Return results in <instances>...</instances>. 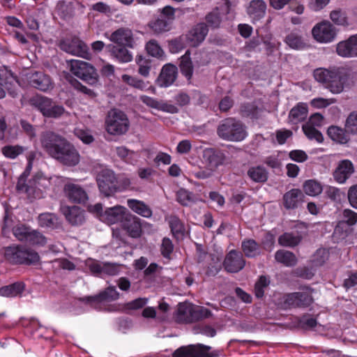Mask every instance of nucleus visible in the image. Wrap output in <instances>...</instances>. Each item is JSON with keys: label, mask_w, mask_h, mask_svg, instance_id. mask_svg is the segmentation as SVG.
<instances>
[{"label": "nucleus", "mask_w": 357, "mask_h": 357, "mask_svg": "<svg viewBox=\"0 0 357 357\" xmlns=\"http://www.w3.org/2000/svg\"><path fill=\"white\" fill-rule=\"evenodd\" d=\"M41 146L51 158L63 165L73 167L79 162V154L75 147L65 137L51 131L42 132Z\"/></svg>", "instance_id": "nucleus-1"}, {"label": "nucleus", "mask_w": 357, "mask_h": 357, "mask_svg": "<svg viewBox=\"0 0 357 357\" xmlns=\"http://www.w3.org/2000/svg\"><path fill=\"white\" fill-rule=\"evenodd\" d=\"M313 75L317 82L322 83L333 94L340 93L345 88L353 86L356 78V73L350 68L344 66L317 68L314 70Z\"/></svg>", "instance_id": "nucleus-2"}, {"label": "nucleus", "mask_w": 357, "mask_h": 357, "mask_svg": "<svg viewBox=\"0 0 357 357\" xmlns=\"http://www.w3.org/2000/svg\"><path fill=\"white\" fill-rule=\"evenodd\" d=\"M5 258L11 264L31 266L40 261L38 253L25 245H13L5 248Z\"/></svg>", "instance_id": "nucleus-3"}, {"label": "nucleus", "mask_w": 357, "mask_h": 357, "mask_svg": "<svg viewBox=\"0 0 357 357\" xmlns=\"http://www.w3.org/2000/svg\"><path fill=\"white\" fill-rule=\"evenodd\" d=\"M217 134L221 139L231 142H240L247 135L245 125L235 118L222 120L217 128Z\"/></svg>", "instance_id": "nucleus-4"}, {"label": "nucleus", "mask_w": 357, "mask_h": 357, "mask_svg": "<svg viewBox=\"0 0 357 357\" xmlns=\"http://www.w3.org/2000/svg\"><path fill=\"white\" fill-rule=\"evenodd\" d=\"M29 104L47 118L58 119L67 113L62 105L56 104L52 98L42 95H36L30 98Z\"/></svg>", "instance_id": "nucleus-5"}, {"label": "nucleus", "mask_w": 357, "mask_h": 357, "mask_svg": "<svg viewBox=\"0 0 357 357\" xmlns=\"http://www.w3.org/2000/svg\"><path fill=\"white\" fill-rule=\"evenodd\" d=\"M105 123L107 132L113 135L125 134L130 126L126 114L118 109H112L108 112Z\"/></svg>", "instance_id": "nucleus-6"}, {"label": "nucleus", "mask_w": 357, "mask_h": 357, "mask_svg": "<svg viewBox=\"0 0 357 357\" xmlns=\"http://www.w3.org/2000/svg\"><path fill=\"white\" fill-rule=\"evenodd\" d=\"M70 71L76 77L89 84L98 82V74L95 68L90 63L80 60L67 61Z\"/></svg>", "instance_id": "nucleus-7"}, {"label": "nucleus", "mask_w": 357, "mask_h": 357, "mask_svg": "<svg viewBox=\"0 0 357 357\" xmlns=\"http://www.w3.org/2000/svg\"><path fill=\"white\" fill-rule=\"evenodd\" d=\"M178 319L186 323H192L210 317L212 312L202 306L188 305L179 303L178 306Z\"/></svg>", "instance_id": "nucleus-8"}, {"label": "nucleus", "mask_w": 357, "mask_h": 357, "mask_svg": "<svg viewBox=\"0 0 357 357\" xmlns=\"http://www.w3.org/2000/svg\"><path fill=\"white\" fill-rule=\"evenodd\" d=\"M31 167H27L24 173L18 178L16 189L20 193H25L29 199H40L41 191L37 188L38 180L41 176L36 175L32 179L26 182Z\"/></svg>", "instance_id": "nucleus-9"}, {"label": "nucleus", "mask_w": 357, "mask_h": 357, "mask_svg": "<svg viewBox=\"0 0 357 357\" xmlns=\"http://www.w3.org/2000/svg\"><path fill=\"white\" fill-rule=\"evenodd\" d=\"M99 190L105 197L112 196L118 190V181L113 171L108 169L100 170L96 176Z\"/></svg>", "instance_id": "nucleus-10"}, {"label": "nucleus", "mask_w": 357, "mask_h": 357, "mask_svg": "<svg viewBox=\"0 0 357 357\" xmlns=\"http://www.w3.org/2000/svg\"><path fill=\"white\" fill-rule=\"evenodd\" d=\"M59 47L61 50L67 53L78 56L86 59H90L91 56V54L89 51L88 46L76 36L60 40Z\"/></svg>", "instance_id": "nucleus-11"}, {"label": "nucleus", "mask_w": 357, "mask_h": 357, "mask_svg": "<svg viewBox=\"0 0 357 357\" xmlns=\"http://www.w3.org/2000/svg\"><path fill=\"white\" fill-rule=\"evenodd\" d=\"M26 78L32 87L41 91L47 92L54 88L51 77L43 71H31L26 74Z\"/></svg>", "instance_id": "nucleus-12"}, {"label": "nucleus", "mask_w": 357, "mask_h": 357, "mask_svg": "<svg viewBox=\"0 0 357 357\" xmlns=\"http://www.w3.org/2000/svg\"><path fill=\"white\" fill-rule=\"evenodd\" d=\"M312 33L314 38L319 43H329L332 41L336 36V29L329 21H323L316 24Z\"/></svg>", "instance_id": "nucleus-13"}, {"label": "nucleus", "mask_w": 357, "mask_h": 357, "mask_svg": "<svg viewBox=\"0 0 357 357\" xmlns=\"http://www.w3.org/2000/svg\"><path fill=\"white\" fill-rule=\"evenodd\" d=\"M226 160V155L223 151L215 148H206L202 152V160L206 167L209 169L215 170L222 165Z\"/></svg>", "instance_id": "nucleus-14"}, {"label": "nucleus", "mask_w": 357, "mask_h": 357, "mask_svg": "<svg viewBox=\"0 0 357 357\" xmlns=\"http://www.w3.org/2000/svg\"><path fill=\"white\" fill-rule=\"evenodd\" d=\"M225 270L228 273H238L245 266L243 253L236 250H230L222 262Z\"/></svg>", "instance_id": "nucleus-15"}, {"label": "nucleus", "mask_w": 357, "mask_h": 357, "mask_svg": "<svg viewBox=\"0 0 357 357\" xmlns=\"http://www.w3.org/2000/svg\"><path fill=\"white\" fill-rule=\"evenodd\" d=\"M60 210L66 220L73 226H79L85 222L86 211L78 206L61 205Z\"/></svg>", "instance_id": "nucleus-16"}, {"label": "nucleus", "mask_w": 357, "mask_h": 357, "mask_svg": "<svg viewBox=\"0 0 357 357\" xmlns=\"http://www.w3.org/2000/svg\"><path fill=\"white\" fill-rule=\"evenodd\" d=\"M177 76V67L172 63H167L162 66L155 80L156 84L160 87H168L175 82Z\"/></svg>", "instance_id": "nucleus-17"}, {"label": "nucleus", "mask_w": 357, "mask_h": 357, "mask_svg": "<svg viewBox=\"0 0 357 357\" xmlns=\"http://www.w3.org/2000/svg\"><path fill=\"white\" fill-rule=\"evenodd\" d=\"M121 226L131 238H137L142 234L141 219L130 213H128Z\"/></svg>", "instance_id": "nucleus-18"}, {"label": "nucleus", "mask_w": 357, "mask_h": 357, "mask_svg": "<svg viewBox=\"0 0 357 357\" xmlns=\"http://www.w3.org/2000/svg\"><path fill=\"white\" fill-rule=\"evenodd\" d=\"M119 293L116 291V287L110 286L102 291L98 294L91 296H86L80 298V301L89 304H96L103 301H112L119 299Z\"/></svg>", "instance_id": "nucleus-19"}, {"label": "nucleus", "mask_w": 357, "mask_h": 357, "mask_svg": "<svg viewBox=\"0 0 357 357\" xmlns=\"http://www.w3.org/2000/svg\"><path fill=\"white\" fill-rule=\"evenodd\" d=\"M128 213L129 212L125 207L116 206L107 208L104 213L101 214V218L102 220L106 222L108 225L116 223L121 225Z\"/></svg>", "instance_id": "nucleus-20"}, {"label": "nucleus", "mask_w": 357, "mask_h": 357, "mask_svg": "<svg viewBox=\"0 0 357 357\" xmlns=\"http://www.w3.org/2000/svg\"><path fill=\"white\" fill-rule=\"evenodd\" d=\"M211 347L202 344L183 346L175 350L173 357H202Z\"/></svg>", "instance_id": "nucleus-21"}, {"label": "nucleus", "mask_w": 357, "mask_h": 357, "mask_svg": "<svg viewBox=\"0 0 357 357\" xmlns=\"http://www.w3.org/2000/svg\"><path fill=\"white\" fill-rule=\"evenodd\" d=\"M208 33V28L206 24L200 22L189 31L186 35V38L191 46L197 47L204 40Z\"/></svg>", "instance_id": "nucleus-22"}, {"label": "nucleus", "mask_w": 357, "mask_h": 357, "mask_svg": "<svg viewBox=\"0 0 357 357\" xmlns=\"http://www.w3.org/2000/svg\"><path fill=\"white\" fill-rule=\"evenodd\" d=\"M109 40L119 45H126L130 48L134 47V38L131 29L121 27L114 31L109 36Z\"/></svg>", "instance_id": "nucleus-23"}, {"label": "nucleus", "mask_w": 357, "mask_h": 357, "mask_svg": "<svg viewBox=\"0 0 357 357\" xmlns=\"http://www.w3.org/2000/svg\"><path fill=\"white\" fill-rule=\"evenodd\" d=\"M354 172V167L349 160H342L339 162L333 173L335 181L344 183Z\"/></svg>", "instance_id": "nucleus-24"}, {"label": "nucleus", "mask_w": 357, "mask_h": 357, "mask_svg": "<svg viewBox=\"0 0 357 357\" xmlns=\"http://www.w3.org/2000/svg\"><path fill=\"white\" fill-rule=\"evenodd\" d=\"M336 52L342 57L357 56V34L350 36L347 40L337 45Z\"/></svg>", "instance_id": "nucleus-25"}, {"label": "nucleus", "mask_w": 357, "mask_h": 357, "mask_svg": "<svg viewBox=\"0 0 357 357\" xmlns=\"http://www.w3.org/2000/svg\"><path fill=\"white\" fill-rule=\"evenodd\" d=\"M63 192L70 201H87L89 198L83 187L73 183H66Z\"/></svg>", "instance_id": "nucleus-26"}, {"label": "nucleus", "mask_w": 357, "mask_h": 357, "mask_svg": "<svg viewBox=\"0 0 357 357\" xmlns=\"http://www.w3.org/2000/svg\"><path fill=\"white\" fill-rule=\"evenodd\" d=\"M308 113L307 105L303 102H299L291 109L289 116V123L297 126L299 123L304 121Z\"/></svg>", "instance_id": "nucleus-27"}, {"label": "nucleus", "mask_w": 357, "mask_h": 357, "mask_svg": "<svg viewBox=\"0 0 357 357\" xmlns=\"http://www.w3.org/2000/svg\"><path fill=\"white\" fill-rule=\"evenodd\" d=\"M327 135L333 142L340 144H346L350 141L351 134L345 126L342 128L337 126H331L327 130Z\"/></svg>", "instance_id": "nucleus-28"}, {"label": "nucleus", "mask_w": 357, "mask_h": 357, "mask_svg": "<svg viewBox=\"0 0 357 357\" xmlns=\"http://www.w3.org/2000/svg\"><path fill=\"white\" fill-rule=\"evenodd\" d=\"M266 4L263 0H252L247 8V13L253 22L258 21L265 15Z\"/></svg>", "instance_id": "nucleus-29"}, {"label": "nucleus", "mask_w": 357, "mask_h": 357, "mask_svg": "<svg viewBox=\"0 0 357 357\" xmlns=\"http://www.w3.org/2000/svg\"><path fill=\"white\" fill-rule=\"evenodd\" d=\"M128 47L119 45H109V49L111 55L122 63L130 62L132 59V54L128 50Z\"/></svg>", "instance_id": "nucleus-30"}, {"label": "nucleus", "mask_w": 357, "mask_h": 357, "mask_svg": "<svg viewBox=\"0 0 357 357\" xmlns=\"http://www.w3.org/2000/svg\"><path fill=\"white\" fill-rule=\"evenodd\" d=\"M207 261V266L206 267L205 273L208 276H215L222 269L223 266L221 260L218 256L215 254H208L204 252Z\"/></svg>", "instance_id": "nucleus-31"}, {"label": "nucleus", "mask_w": 357, "mask_h": 357, "mask_svg": "<svg viewBox=\"0 0 357 357\" xmlns=\"http://www.w3.org/2000/svg\"><path fill=\"white\" fill-rule=\"evenodd\" d=\"M241 250L248 258H255L261 255V245L255 240L245 238L241 243Z\"/></svg>", "instance_id": "nucleus-32"}, {"label": "nucleus", "mask_w": 357, "mask_h": 357, "mask_svg": "<svg viewBox=\"0 0 357 357\" xmlns=\"http://www.w3.org/2000/svg\"><path fill=\"white\" fill-rule=\"evenodd\" d=\"M179 68L181 74L187 79L189 84L193 76L194 66L190 58V51H187L184 55L180 58Z\"/></svg>", "instance_id": "nucleus-33"}, {"label": "nucleus", "mask_w": 357, "mask_h": 357, "mask_svg": "<svg viewBox=\"0 0 357 357\" xmlns=\"http://www.w3.org/2000/svg\"><path fill=\"white\" fill-rule=\"evenodd\" d=\"M25 284L23 282H15L13 284L0 287V296L16 297L21 296L25 289Z\"/></svg>", "instance_id": "nucleus-34"}, {"label": "nucleus", "mask_w": 357, "mask_h": 357, "mask_svg": "<svg viewBox=\"0 0 357 357\" xmlns=\"http://www.w3.org/2000/svg\"><path fill=\"white\" fill-rule=\"evenodd\" d=\"M39 224L51 229H60L62 227V222L60 219L54 213H45L39 215Z\"/></svg>", "instance_id": "nucleus-35"}, {"label": "nucleus", "mask_w": 357, "mask_h": 357, "mask_svg": "<svg viewBox=\"0 0 357 357\" xmlns=\"http://www.w3.org/2000/svg\"><path fill=\"white\" fill-rule=\"evenodd\" d=\"M295 326L303 330H312L317 326V319L312 317L310 314L305 313L300 317H296L294 319Z\"/></svg>", "instance_id": "nucleus-36"}, {"label": "nucleus", "mask_w": 357, "mask_h": 357, "mask_svg": "<svg viewBox=\"0 0 357 357\" xmlns=\"http://www.w3.org/2000/svg\"><path fill=\"white\" fill-rule=\"evenodd\" d=\"M275 259L276 261L287 267L294 266L297 263L295 255L292 252L284 250H278L275 254Z\"/></svg>", "instance_id": "nucleus-37"}, {"label": "nucleus", "mask_w": 357, "mask_h": 357, "mask_svg": "<svg viewBox=\"0 0 357 357\" xmlns=\"http://www.w3.org/2000/svg\"><path fill=\"white\" fill-rule=\"evenodd\" d=\"M206 24L212 29H219L222 21V16L218 7L215 8L205 16Z\"/></svg>", "instance_id": "nucleus-38"}, {"label": "nucleus", "mask_w": 357, "mask_h": 357, "mask_svg": "<svg viewBox=\"0 0 357 357\" xmlns=\"http://www.w3.org/2000/svg\"><path fill=\"white\" fill-rule=\"evenodd\" d=\"M248 176L255 182L264 183L268 179V172L261 166L252 167L248 171Z\"/></svg>", "instance_id": "nucleus-39"}, {"label": "nucleus", "mask_w": 357, "mask_h": 357, "mask_svg": "<svg viewBox=\"0 0 357 357\" xmlns=\"http://www.w3.org/2000/svg\"><path fill=\"white\" fill-rule=\"evenodd\" d=\"M169 225L171 231L175 238H179L184 235V225L178 217L171 215L169 219Z\"/></svg>", "instance_id": "nucleus-40"}, {"label": "nucleus", "mask_w": 357, "mask_h": 357, "mask_svg": "<svg viewBox=\"0 0 357 357\" xmlns=\"http://www.w3.org/2000/svg\"><path fill=\"white\" fill-rule=\"evenodd\" d=\"M301 236L294 235L292 233L286 232L280 236L278 243L280 245L284 247H295L301 241Z\"/></svg>", "instance_id": "nucleus-41"}, {"label": "nucleus", "mask_w": 357, "mask_h": 357, "mask_svg": "<svg viewBox=\"0 0 357 357\" xmlns=\"http://www.w3.org/2000/svg\"><path fill=\"white\" fill-rule=\"evenodd\" d=\"M259 107L254 103H244L240 107V114L243 117H248L250 119L259 118Z\"/></svg>", "instance_id": "nucleus-42"}, {"label": "nucleus", "mask_w": 357, "mask_h": 357, "mask_svg": "<svg viewBox=\"0 0 357 357\" xmlns=\"http://www.w3.org/2000/svg\"><path fill=\"white\" fill-rule=\"evenodd\" d=\"M303 190L307 195L314 197L321 192L322 186L315 180H307L303 183Z\"/></svg>", "instance_id": "nucleus-43"}, {"label": "nucleus", "mask_w": 357, "mask_h": 357, "mask_svg": "<svg viewBox=\"0 0 357 357\" xmlns=\"http://www.w3.org/2000/svg\"><path fill=\"white\" fill-rule=\"evenodd\" d=\"M24 150V147L20 145H6L1 148V153L6 158L15 159L22 154Z\"/></svg>", "instance_id": "nucleus-44"}, {"label": "nucleus", "mask_w": 357, "mask_h": 357, "mask_svg": "<svg viewBox=\"0 0 357 357\" xmlns=\"http://www.w3.org/2000/svg\"><path fill=\"white\" fill-rule=\"evenodd\" d=\"M31 229L24 225H18L13 227V234L17 240L27 243Z\"/></svg>", "instance_id": "nucleus-45"}, {"label": "nucleus", "mask_w": 357, "mask_h": 357, "mask_svg": "<svg viewBox=\"0 0 357 357\" xmlns=\"http://www.w3.org/2000/svg\"><path fill=\"white\" fill-rule=\"evenodd\" d=\"M302 129L304 134L309 139H314L319 143L324 142V137L321 132L314 127L310 126V124H303Z\"/></svg>", "instance_id": "nucleus-46"}, {"label": "nucleus", "mask_w": 357, "mask_h": 357, "mask_svg": "<svg viewBox=\"0 0 357 357\" xmlns=\"http://www.w3.org/2000/svg\"><path fill=\"white\" fill-rule=\"evenodd\" d=\"M330 19L337 25L345 26L348 24L347 13L341 8L332 10L330 13Z\"/></svg>", "instance_id": "nucleus-47"}, {"label": "nucleus", "mask_w": 357, "mask_h": 357, "mask_svg": "<svg viewBox=\"0 0 357 357\" xmlns=\"http://www.w3.org/2000/svg\"><path fill=\"white\" fill-rule=\"evenodd\" d=\"M128 206L137 214L149 218L152 215L151 208L144 202H128Z\"/></svg>", "instance_id": "nucleus-48"}, {"label": "nucleus", "mask_w": 357, "mask_h": 357, "mask_svg": "<svg viewBox=\"0 0 357 357\" xmlns=\"http://www.w3.org/2000/svg\"><path fill=\"white\" fill-rule=\"evenodd\" d=\"M149 26L155 33L166 32L171 29V24L160 17L155 20L151 22L149 24Z\"/></svg>", "instance_id": "nucleus-49"}, {"label": "nucleus", "mask_w": 357, "mask_h": 357, "mask_svg": "<svg viewBox=\"0 0 357 357\" xmlns=\"http://www.w3.org/2000/svg\"><path fill=\"white\" fill-rule=\"evenodd\" d=\"M296 294L298 308H307L314 302L311 292L296 291Z\"/></svg>", "instance_id": "nucleus-50"}, {"label": "nucleus", "mask_w": 357, "mask_h": 357, "mask_svg": "<svg viewBox=\"0 0 357 357\" xmlns=\"http://www.w3.org/2000/svg\"><path fill=\"white\" fill-rule=\"evenodd\" d=\"M121 79L128 85L140 91L144 90L147 86L144 80L129 75H123Z\"/></svg>", "instance_id": "nucleus-51"}, {"label": "nucleus", "mask_w": 357, "mask_h": 357, "mask_svg": "<svg viewBox=\"0 0 357 357\" xmlns=\"http://www.w3.org/2000/svg\"><path fill=\"white\" fill-rule=\"evenodd\" d=\"M344 126L351 135H357V110L352 111L348 114Z\"/></svg>", "instance_id": "nucleus-52"}, {"label": "nucleus", "mask_w": 357, "mask_h": 357, "mask_svg": "<svg viewBox=\"0 0 357 357\" xmlns=\"http://www.w3.org/2000/svg\"><path fill=\"white\" fill-rule=\"evenodd\" d=\"M285 43L293 49H302L305 47L302 37L297 33H290L288 34L284 40Z\"/></svg>", "instance_id": "nucleus-53"}, {"label": "nucleus", "mask_w": 357, "mask_h": 357, "mask_svg": "<svg viewBox=\"0 0 357 357\" xmlns=\"http://www.w3.org/2000/svg\"><path fill=\"white\" fill-rule=\"evenodd\" d=\"M136 63L139 67L138 73L144 77H147L151 68V61L145 59L142 56L139 55L136 58Z\"/></svg>", "instance_id": "nucleus-54"}, {"label": "nucleus", "mask_w": 357, "mask_h": 357, "mask_svg": "<svg viewBox=\"0 0 357 357\" xmlns=\"http://www.w3.org/2000/svg\"><path fill=\"white\" fill-rule=\"evenodd\" d=\"M270 280L265 275H261L255 285V294L258 298L264 296L265 289L269 285Z\"/></svg>", "instance_id": "nucleus-55"}, {"label": "nucleus", "mask_w": 357, "mask_h": 357, "mask_svg": "<svg viewBox=\"0 0 357 357\" xmlns=\"http://www.w3.org/2000/svg\"><path fill=\"white\" fill-rule=\"evenodd\" d=\"M174 244L170 238L167 237L162 238L160 245V252L163 257L170 259L171 255L174 251Z\"/></svg>", "instance_id": "nucleus-56"}, {"label": "nucleus", "mask_w": 357, "mask_h": 357, "mask_svg": "<svg viewBox=\"0 0 357 357\" xmlns=\"http://www.w3.org/2000/svg\"><path fill=\"white\" fill-rule=\"evenodd\" d=\"M74 134L84 144H89L94 141V137L91 133V130L86 128H76L74 130Z\"/></svg>", "instance_id": "nucleus-57"}, {"label": "nucleus", "mask_w": 357, "mask_h": 357, "mask_svg": "<svg viewBox=\"0 0 357 357\" xmlns=\"http://www.w3.org/2000/svg\"><path fill=\"white\" fill-rule=\"evenodd\" d=\"M27 243L33 245L43 246L47 243V238L39 231L31 229Z\"/></svg>", "instance_id": "nucleus-58"}, {"label": "nucleus", "mask_w": 357, "mask_h": 357, "mask_svg": "<svg viewBox=\"0 0 357 357\" xmlns=\"http://www.w3.org/2000/svg\"><path fill=\"white\" fill-rule=\"evenodd\" d=\"M296 292L288 293L284 295L282 306L284 309L298 308Z\"/></svg>", "instance_id": "nucleus-59"}, {"label": "nucleus", "mask_w": 357, "mask_h": 357, "mask_svg": "<svg viewBox=\"0 0 357 357\" xmlns=\"http://www.w3.org/2000/svg\"><path fill=\"white\" fill-rule=\"evenodd\" d=\"M275 243V236L271 231L266 232L261 242V247L264 250L271 252L274 248Z\"/></svg>", "instance_id": "nucleus-60"}, {"label": "nucleus", "mask_w": 357, "mask_h": 357, "mask_svg": "<svg viewBox=\"0 0 357 357\" xmlns=\"http://www.w3.org/2000/svg\"><path fill=\"white\" fill-rule=\"evenodd\" d=\"M146 50L149 54L155 57H161L163 54V51L157 42L151 40L146 43Z\"/></svg>", "instance_id": "nucleus-61"}, {"label": "nucleus", "mask_w": 357, "mask_h": 357, "mask_svg": "<svg viewBox=\"0 0 357 357\" xmlns=\"http://www.w3.org/2000/svg\"><path fill=\"white\" fill-rule=\"evenodd\" d=\"M176 10V9L170 6H166L160 10V17L165 19L166 22L172 25L175 20V13Z\"/></svg>", "instance_id": "nucleus-62"}, {"label": "nucleus", "mask_w": 357, "mask_h": 357, "mask_svg": "<svg viewBox=\"0 0 357 357\" xmlns=\"http://www.w3.org/2000/svg\"><path fill=\"white\" fill-rule=\"evenodd\" d=\"M326 195L327 198L333 201H340L342 199V196H344V193L338 188L331 186L326 189Z\"/></svg>", "instance_id": "nucleus-63"}, {"label": "nucleus", "mask_w": 357, "mask_h": 357, "mask_svg": "<svg viewBox=\"0 0 357 357\" xmlns=\"http://www.w3.org/2000/svg\"><path fill=\"white\" fill-rule=\"evenodd\" d=\"M295 273L297 276L306 280H310L314 275L312 268L307 266L297 268L295 271Z\"/></svg>", "instance_id": "nucleus-64"}]
</instances>
